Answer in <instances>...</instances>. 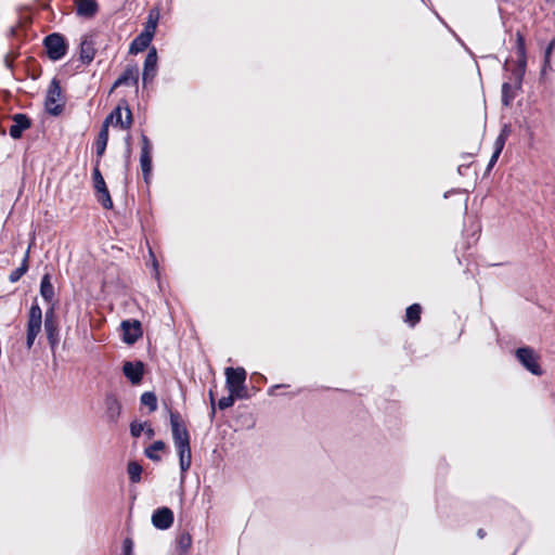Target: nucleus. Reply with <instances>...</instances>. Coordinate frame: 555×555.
<instances>
[{
    "instance_id": "1",
    "label": "nucleus",
    "mask_w": 555,
    "mask_h": 555,
    "mask_svg": "<svg viewBox=\"0 0 555 555\" xmlns=\"http://www.w3.org/2000/svg\"><path fill=\"white\" fill-rule=\"evenodd\" d=\"M170 426L172 439L178 451L180 469L182 475H184L192 463L190 435L178 412L170 413Z\"/></svg>"
},
{
    "instance_id": "2",
    "label": "nucleus",
    "mask_w": 555,
    "mask_h": 555,
    "mask_svg": "<svg viewBox=\"0 0 555 555\" xmlns=\"http://www.w3.org/2000/svg\"><path fill=\"white\" fill-rule=\"evenodd\" d=\"M133 122L132 113L128 106L127 101L122 100L117 107L105 118L103 125H113L120 127L121 129L128 130L131 128Z\"/></svg>"
},
{
    "instance_id": "3",
    "label": "nucleus",
    "mask_w": 555,
    "mask_h": 555,
    "mask_svg": "<svg viewBox=\"0 0 555 555\" xmlns=\"http://www.w3.org/2000/svg\"><path fill=\"white\" fill-rule=\"evenodd\" d=\"M516 54L517 62L516 67L512 70V79L514 80L515 88H520L525 72H526V44L524 36L517 31L516 33Z\"/></svg>"
},
{
    "instance_id": "4",
    "label": "nucleus",
    "mask_w": 555,
    "mask_h": 555,
    "mask_svg": "<svg viewBox=\"0 0 555 555\" xmlns=\"http://www.w3.org/2000/svg\"><path fill=\"white\" fill-rule=\"evenodd\" d=\"M62 101V90L57 79H52L46 95V109L49 114L57 116L63 111Z\"/></svg>"
},
{
    "instance_id": "5",
    "label": "nucleus",
    "mask_w": 555,
    "mask_h": 555,
    "mask_svg": "<svg viewBox=\"0 0 555 555\" xmlns=\"http://www.w3.org/2000/svg\"><path fill=\"white\" fill-rule=\"evenodd\" d=\"M42 311L38 305H33L28 314L26 346L30 349L41 331Z\"/></svg>"
},
{
    "instance_id": "6",
    "label": "nucleus",
    "mask_w": 555,
    "mask_h": 555,
    "mask_svg": "<svg viewBox=\"0 0 555 555\" xmlns=\"http://www.w3.org/2000/svg\"><path fill=\"white\" fill-rule=\"evenodd\" d=\"M44 47L47 49L48 56L57 61L62 59L67 50L65 39L60 34H51L44 38Z\"/></svg>"
},
{
    "instance_id": "7",
    "label": "nucleus",
    "mask_w": 555,
    "mask_h": 555,
    "mask_svg": "<svg viewBox=\"0 0 555 555\" xmlns=\"http://www.w3.org/2000/svg\"><path fill=\"white\" fill-rule=\"evenodd\" d=\"M517 360L522 364V366L528 370L533 375H541L542 370L538 362V356L533 349L529 347L518 348L515 352Z\"/></svg>"
},
{
    "instance_id": "8",
    "label": "nucleus",
    "mask_w": 555,
    "mask_h": 555,
    "mask_svg": "<svg viewBox=\"0 0 555 555\" xmlns=\"http://www.w3.org/2000/svg\"><path fill=\"white\" fill-rule=\"evenodd\" d=\"M141 155H140V166L143 175V179L146 183L150 182L152 175V144L149 138L145 134L141 135Z\"/></svg>"
},
{
    "instance_id": "9",
    "label": "nucleus",
    "mask_w": 555,
    "mask_h": 555,
    "mask_svg": "<svg viewBox=\"0 0 555 555\" xmlns=\"http://www.w3.org/2000/svg\"><path fill=\"white\" fill-rule=\"evenodd\" d=\"M44 331L47 334L48 341L53 349L60 341L59 325L53 310L46 312L44 317Z\"/></svg>"
},
{
    "instance_id": "10",
    "label": "nucleus",
    "mask_w": 555,
    "mask_h": 555,
    "mask_svg": "<svg viewBox=\"0 0 555 555\" xmlns=\"http://www.w3.org/2000/svg\"><path fill=\"white\" fill-rule=\"evenodd\" d=\"M120 327L122 331V339L126 344H134L142 336L141 323L137 320L122 321Z\"/></svg>"
},
{
    "instance_id": "11",
    "label": "nucleus",
    "mask_w": 555,
    "mask_h": 555,
    "mask_svg": "<svg viewBox=\"0 0 555 555\" xmlns=\"http://www.w3.org/2000/svg\"><path fill=\"white\" fill-rule=\"evenodd\" d=\"M225 387L229 392L233 389L243 386L246 380V371L243 367H227L225 369Z\"/></svg>"
},
{
    "instance_id": "12",
    "label": "nucleus",
    "mask_w": 555,
    "mask_h": 555,
    "mask_svg": "<svg viewBox=\"0 0 555 555\" xmlns=\"http://www.w3.org/2000/svg\"><path fill=\"white\" fill-rule=\"evenodd\" d=\"M152 524L156 529L166 530L173 524V513L168 507H160L154 511Z\"/></svg>"
},
{
    "instance_id": "13",
    "label": "nucleus",
    "mask_w": 555,
    "mask_h": 555,
    "mask_svg": "<svg viewBox=\"0 0 555 555\" xmlns=\"http://www.w3.org/2000/svg\"><path fill=\"white\" fill-rule=\"evenodd\" d=\"M122 373L133 385H137L142 380L144 365L141 361H127L122 365Z\"/></svg>"
},
{
    "instance_id": "14",
    "label": "nucleus",
    "mask_w": 555,
    "mask_h": 555,
    "mask_svg": "<svg viewBox=\"0 0 555 555\" xmlns=\"http://www.w3.org/2000/svg\"><path fill=\"white\" fill-rule=\"evenodd\" d=\"M139 81V68L137 65H128L124 73L114 82L112 90L120 86H137Z\"/></svg>"
},
{
    "instance_id": "15",
    "label": "nucleus",
    "mask_w": 555,
    "mask_h": 555,
    "mask_svg": "<svg viewBox=\"0 0 555 555\" xmlns=\"http://www.w3.org/2000/svg\"><path fill=\"white\" fill-rule=\"evenodd\" d=\"M157 51L155 48H152L149 50L147 55L144 61V67H143V82H147L149 80H152L157 72Z\"/></svg>"
},
{
    "instance_id": "16",
    "label": "nucleus",
    "mask_w": 555,
    "mask_h": 555,
    "mask_svg": "<svg viewBox=\"0 0 555 555\" xmlns=\"http://www.w3.org/2000/svg\"><path fill=\"white\" fill-rule=\"evenodd\" d=\"M13 125L10 127L9 133L13 139H20L25 130L30 128V119L25 114H15L12 117Z\"/></svg>"
},
{
    "instance_id": "17",
    "label": "nucleus",
    "mask_w": 555,
    "mask_h": 555,
    "mask_svg": "<svg viewBox=\"0 0 555 555\" xmlns=\"http://www.w3.org/2000/svg\"><path fill=\"white\" fill-rule=\"evenodd\" d=\"M105 413L109 422L116 423L120 412H121V404L117 397L113 393H107L105 396Z\"/></svg>"
},
{
    "instance_id": "18",
    "label": "nucleus",
    "mask_w": 555,
    "mask_h": 555,
    "mask_svg": "<svg viewBox=\"0 0 555 555\" xmlns=\"http://www.w3.org/2000/svg\"><path fill=\"white\" fill-rule=\"evenodd\" d=\"M95 55L94 42L91 37H83L80 42L79 57L85 64H89L93 61Z\"/></svg>"
},
{
    "instance_id": "19",
    "label": "nucleus",
    "mask_w": 555,
    "mask_h": 555,
    "mask_svg": "<svg viewBox=\"0 0 555 555\" xmlns=\"http://www.w3.org/2000/svg\"><path fill=\"white\" fill-rule=\"evenodd\" d=\"M77 14L82 17H93L98 12V4L94 0H76Z\"/></svg>"
},
{
    "instance_id": "20",
    "label": "nucleus",
    "mask_w": 555,
    "mask_h": 555,
    "mask_svg": "<svg viewBox=\"0 0 555 555\" xmlns=\"http://www.w3.org/2000/svg\"><path fill=\"white\" fill-rule=\"evenodd\" d=\"M152 35L144 34L143 31L131 42L129 53L137 54L144 51L152 41Z\"/></svg>"
},
{
    "instance_id": "21",
    "label": "nucleus",
    "mask_w": 555,
    "mask_h": 555,
    "mask_svg": "<svg viewBox=\"0 0 555 555\" xmlns=\"http://www.w3.org/2000/svg\"><path fill=\"white\" fill-rule=\"evenodd\" d=\"M40 295L42 298L50 302L54 297V287L51 283L50 274H44L40 282Z\"/></svg>"
},
{
    "instance_id": "22",
    "label": "nucleus",
    "mask_w": 555,
    "mask_h": 555,
    "mask_svg": "<svg viewBox=\"0 0 555 555\" xmlns=\"http://www.w3.org/2000/svg\"><path fill=\"white\" fill-rule=\"evenodd\" d=\"M107 141H108V128H107V125H102V128L99 132L96 143H95L96 155L99 157H101L104 154L105 149L107 146Z\"/></svg>"
},
{
    "instance_id": "23",
    "label": "nucleus",
    "mask_w": 555,
    "mask_h": 555,
    "mask_svg": "<svg viewBox=\"0 0 555 555\" xmlns=\"http://www.w3.org/2000/svg\"><path fill=\"white\" fill-rule=\"evenodd\" d=\"M28 258H29V249H27L21 267L13 270L9 275V281L11 283L17 282L28 270Z\"/></svg>"
},
{
    "instance_id": "24",
    "label": "nucleus",
    "mask_w": 555,
    "mask_h": 555,
    "mask_svg": "<svg viewBox=\"0 0 555 555\" xmlns=\"http://www.w3.org/2000/svg\"><path fill=\"white\" fill-rule=\"evenodd\" d=\"M165 449V443L162 440L154 441L149 448L145 449L144 454L147 459L158 462L160 456L159 451Z\"/></svg>"
},
{
    "instance_id": "25",
    "label": "nucleus",
    "mask_w": 555,
    "mask_h": 555,
    "mask_svg": "<svg viewBox=\"0 0 555 555\" xmlns=\"http://www.w3.org/2000/svg\"><path fill=\"white\" fill-rule=\"evenodd\" d=\"M422 308L418 304H413L408 307L405 312V321L414 326L421 319Z\"/></svg>"
},
{
    "instance_id": "26",
    "label": "nucleus",
    "mask_w": 555,
    "mask_h": 555,
    "mask_svg": "<svg viewBox=\"0 0 555 555\" xmlns=\"http://www.w3.org/2000/svg\"><path fill=\"white\" fill-rule=\"evenodd\" d=\"M127 472L131 482L137 483L141 480L142 466L138 462H129Z\"/></svg>"
},
{
    "instance_id": "27",
    "label": "nucleus",
    "mask_w": 555,
    "mask_h": 555,
    "mask_svg": "<svg viewBox=\"0 0 555 555\" xmlns=\"http://www.w3.org/2000/svg\"><path fill=\"white\" fill-rule=\"evenodd\" d=\"M509 133H511L509 126L504 125V127L502 128L500 134L498 135V138L494 142V151L493 152H498L501 154Z\"/></svg>"
},
{
    "instance_id": "28",
    "label": "nucleus",
    "mask_w": 555,
    "mask_h": 555,
    "mask_svg": "<svg viewBox=\"0 0 555 555\" xmlns=\"http://www.w3.org/2000/svg\"><path fill=\"white\" fill-rule=\"evenodd\" d=\"M141 404L146 405L150 412H154L157 410V397L152 391H146L142 393L140 398Z\"/></svg>"
},
{
    "instance_id": "29",
    "label": "nucleus",
    "mask_w": 555,
    "mask_h": 555,
    "mask_svg": "<svg viewBox=\"0 0 555 555\" xmlns=\"http://www.w3.org/2000/svg\"><path fill=\"white\" fill-rule=\"evenodd\" d=\"M192 545V537L189 532H182L177 539V547L181 553H186Z\"/></svg>"
},
{
    "instance_id": "30",
    "label": "nucleus",
    "mask_w": 555,
    "mask_h": 555,
    "mask_svg": "<svg viewBox=\"0 0 555 555\" xmlns=\"http://www.w3.org/2000/svg\"><path fill=\"white\" fill-rule=\"evenodd\" d=\"M92 178H93V184H94L95 192H99L106 188V183L104 181V178H103L98 165L93 169Z\"/></svg>"
},
{
    "instance_id": "31",
    "label": "nucleus",
    "mask_w": 555,
    "mask_h": 555,
    "mask_svg": "<svg viewBox=\"0 0 555 555\" xmlns=\"http://www.w3.org/2000/svg\"><path fill=\"white\" fill-rule=\"evenodd\" d=\"M98 201L102 204L105 209L113 208V201L111 198L107 188L96 192Z\"/></svg>"
},
{
    "instance_id": "32",
    "label": "nucleus",
    "mask_w": 555,
    "mask_h": 555,
    "mask_svg": "<svg viewBox=\"0 0 555 555\" xmlns=\"http://www.w3.org/2000/svg\"><path fill=\"white\" fill-rule=\"evenodd\" d=\"M513 86L509 82H504L502 85V103L507 106L514 99V94L511 93Z\"/></svg>"
},
{
    "instance_id": "33",
    "label": "nucleus",
    "mask_w": 555,
    "mask_h": 555,
    "mask_svg": "<svg viewBox=\"0 0 555 555\" xmlns=\"http://www.w3.org/2000/svg\"><path fill=\"white\" fill-rule=\"evenodd\" d=\"M147 423H140V422H132L130 424V434L132 437L134 438H139L141 436V434L143 433V430L145 429Z\"/></svg>"
},
{
    "instance_id": "34",
    "label": "nucleus",
    "mask_w": 555,
    "mask_h": 555,
    "mask_svg": "<svg viewBox=\"0 0 555 555\" xmlns=\"http://www.w3.org/2000/svg\"><path fill=\"white\" fill-rule=\"evenodd\" d=\"M156 27H157V16L154 18L153 15L150 14L149 21L146 22L143 33L152 35V38H153Z\"/></svg>"
},
{
    "instance_id": "35",
    "label": "nucleus",
    "mask_w": 555,
    "mask_h": 555,
    "mask_svg": "<svg viewBox=\"0 0 555 555\" xmlns=\"http://www.w3.org/2000/svg\"><path fill=\"white\" fill-rule=\"evenodd\" d=\"M554 48H555V38L548 43V46L545 49L543 72H545L546 68L550 66L551 54H552V51L554 50Z\"/></svg>"
},
{
    "instance_id": "36",
    "label": "nucleus",
    "mask_w": 555,
    "mask_h": 555,
    "mask_svg": "<svg viewBox=\"0 0 555 555\" xmlns=\"http://www.w3.org/2000/svg\"><path fill=\"white\" fill-rule=\"evenodd\" d=\"M234 402H235V398L230 392L229 396L222 397L219 400L218 406H219L220 410H225L228 408H231L234 404Z\"/></svg>"
},
{
    "instance_id": "37",
    "label": "nucleus",
    "mask_w": 555,
    "mask_h": 555,
    "mask_svg": "<svg viewBox=\"0 0 555 555\" xmlns=\"http://www.w3.org/2000/svg\"><path fill=\"white\" fill-rule=\"evenodd\" d=\"M231 395L234 396L236 399H247L248 393L245 384L243 386H240L231 391Z\"/></svg>"
},
{
    "instance_id": "38",
    "label": "nucleus",
    "mask_w": 555,
    "mask_h": 555,
    "mask_svg": "<svg viewBox=\"0 0 555 555\" xmlns=\"http://www.w3.org/2000/svg\"><path fill=\"white\" fill-rule=\"evenodd\" d=\"M122 548H124V555H133L132 553V548H133V542L131 539L127 538L124 540V544H122Z\"/></svg>"
},
{
    "instance_id": "39",
    "label": "nucleus",
    "mask_w": 555,
    "mask_h": 555,
    "mask_svg": "<svg viewBox=\"0 0 555 555\" xmlns=\"http://www.w3.org/2000/svg\"><path fill=\"white\" fill-rule=\"evenodd\" d=\"M15 54L14 53H8L4 57V63H5V66L9 68V69H12L13 68V60L15 59Z\"/></svg>"
},
{
    "instance_id": "40",
    "label": "nucleus",
    "mask_w": 555,
    "mask_h": 555,
    "mask_svg": "<svg viewBox=\"0 0 555 555\" xmlns=\"http://www.w3.org/2000/svg\"><path fill=\"white\" fill-rule=\"evenodd\" d=\"M499 156H500V153L493 152V154L489 160V164H488V170H490L494 166V164L498 162Z\"/></svg>"
},
{
    "instance_id": "41",
    "label": "nucleus",
    "mask_w": 555,
    "mask_h": 555,
    "mask_svg": "<svg viewBox=\"0 0 555 555\" xmlns=\"http://www.w3.org/2000/svg\"><path fill=\"white\" fill-rule=\"evenodd\" d=\"M143 431H145V435L147 436L149 439L153 438L155 435V431L151 426L145 427Z\"/></svg>"
},
{
    "instance_id": "42",
    "label": "nucleus",
    "mask_w": 555,
    "mask_h": 555,
    "mask_svg": "<svg viewBox=\"0 0 555 555\" xmlns=\"http://www.w3.org/2000/svg\"><path fill=\"white\" fill-rule=\"evenodd\" d=\"M209 397H210V403H211V416H214V415H215L216 410H215V399H214V393H212V391H209Z\"/></svg>"
},
{
    "instance_id": "43",
    "label": "nucleus",
    "mask_w": 555,
    "mask_h": 555,
    "mask_svg": "<svg viewBox=\"0 0 555 555\" xmlns=\"http://www.w3.org/2000/svg\"><path fill=\"white\" fill-rule=\"evenodd\" d=\"M282 387H286V385H274V386H272L271 388H269L268 393H269L270 396H273V395L275 393V392H274V391H275V389H278V388H282Z\"/></svg>"
},
{
    "instance_id": "44",
    "label": "nucleus",
    "mask_w": 555,
    "mask_h": 555,
    "mask_svg": "<svg viewBox=\"0 0 555 555\" xmlns=\"http://www.w3.org/2000/svg\"><path fill=\"white\" fill-rule=\"evenodd\" d=\"M477 534H478L479 538H483L485 537V531L482 529H479Z\"/></svg>"
},
{
    "instance_id": "45",
    "label": "nucleus",
    "mask_w": 555,
    "mask_h": 555,
    "mask_svg": "<svg viewBox=\"0 0 555 555\" xmlns=\"http://www.w3.org/2000/svg\"><path fill=\"white\" fill-rule=\"evenodd\" d=\"M507 64H508V61H505V63H504V69H507Z\"/></svg>"
}]
</instances>
